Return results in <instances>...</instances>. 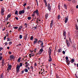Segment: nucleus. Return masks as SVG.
Masks as SVG:
<instances>
[{
	"mask_svg": "<svg viewBox=\"0 0 78 78\" xmlns=\"http://www.w3.org/2000/svg\"><path fill=\"white\" fill-rule=\"evenodd\" d=\"M48 53H49V58L50 59H49V61L50 62L52 61V58L51 57V56H50V55H51V49L50 48H49V50H48Z\"/></svg>",
	"mask_w": 78,
	"mask_h": 78,
	"instance_id": "f257e3e1",
	"label": "nucleus"
},
{
	"mask_svg": "<svg viewBox=\"0 0 78 78\" xmlns=\"http://www.w3.org/2000/svg\"><path fill=\"white\" fill-rule=\"evenodd\" d=\"M20 66L19 65V64L17 65L16 69L17 73L19 72V70H20Z\"/></svg>",
	"mask_w": 78,
	"mask_h": 78,
	"instance_id": "f03ea898",
	"label": "nucleus"
},
{
	"mask_svg": "<svg viewBox=\"0 0 78 78\" xmlns=\"http://www.w3.org/2000/svg\"><path fill=\"white\" fill-rule=\"evenodd\" d=\"M5 12V10H4V8L2 7L1 11V14L2 16H3L4 15V12Z\"/></svg>",
	"mask_w": 78,
	"mask_h": 78,
	"instance_id": "7ed1b4c3",
	"label": "nucleus"
},
{
	"mask_svg": "<svg viewBox=\"0 0 78 78\" xmlns=\"http://www.w3.org/2000/svg\"><path fill=\"white\" fill-rule=\"evenodd\" d=\"M48 8L50 11H51V6L50 3H48Z\"/></svg>",
	"mask_w": 78,
	"mask_h": 78,
	"instance_id": "20e7f679",
	"label": "nucleus"
},
{
	"mask_svg": "<svg viewBox=\"0 0 78 78\" xmlns=\"http://www.w3.org/2000/svg\"><path fill=\"white\" fill-rule=\"evenodd\" d=\"M39 42H41V48H42V47H44V46L43 45H44V44H43V42L41 40H39L38 41V43H39Z\"/></svg>",
	"mask_w": 78,
	"mask_h": 78,
	"instance_id": "39448f33",
	"label": "nucleus"
},
{
	"mask_svg": "<svg viewBox=\"0 0 78 78\" xmlns=\"http://www.w3.org/2000/svg\"><path fill=\"white\" fill-rule=\"evenodd\" d=\"M68 17L69 16H68L67 17H66L65 18V23H67V21H68V19H69Z\"/></svg>",
	"mask_w": 78,
	"mask_h": 78,
	"instance_id": "423d86ee",
	"label": "nucleus"
},
{
	"mask_svg": "<svg viewBox=\"0 0 78 78\" xmlns=\"http://www.w3.org/2000/svg\"><path fill=\"white\" fill-rule=\"evenodd\" d=\"M11 65H10L8 67L7 70H11Z\"/></svg>",
	"mask_w": 78,
	"mask_h": 78,
	"instance_id": "0eeeda50",
	"label": "nucleus"
},
{
	"mask_svg": "<svg viewBox=\"0 0 78 78\" xmlns=\"http://www.w3.org/2000/svg\"><path fill=\"white\" fill-rule=\"evenodd\" d=\"M34 13H36L37 16H39V13L38 12V10H36L35 11H34Z\"/></svg>",
	"mask_w": 78,
	"mask_h": 78,
	"instance_id": "6e6552de",
	"label": "nucleus"
},
{
	"mask_svg": "<svg viewBox=\"0 0 78 78\" xmlns=\"http://www.w3.org/2000/svg\"><path fill=\"white\" fill-rule=\"evenodd\" d=\"M30 58H31V56H34V54L33 53H31L29 54Z\"/></svg>",
	"mask_w": 78,
	"mask_h": 78,
	"instance_id": "1a4fd4ad",
	"label": "nucleus"
},
{
	"mask_svg": "<svg viewBox=\"0 0 78 78\" xmlns=\"http://www.w3.org/2000/svg\"><path fill=\"white\" fill-rule=\"evenodd\" d=\"M25 36L24 37V39H25V41H26V39H27V35L28 34H25Z\"/></svg>",
	"mask_w": 78,
	"mask_h": 78,
	"instance_id": "9d476101",
	"label": "nucleus"
},
{
	"mask_svg": "<svg viewBox=\"0 0 78 78\" xmlns=\"http://www.w3.org/2000/svg\"><path fill=\"white\" fill-rule=\"evenodd\" d=\"M11 14H9L7 16L6 18L7 20H8V18L11 17Z\"/></svg>",
	"mask_w": 78,
	"mask_h": 78,
	"instance_id": "9b49d317",
	"label": "nucleus"
},
{
	"mask_svg": "<svg viewBox=\"0 0 78 78\" xmlns=\"http://www.w3.org/2000/svg\"><path fill=\"white\" fill-rule=\"evenodd\" d=\"M37 39L36 38L34 40V44H36V42H37Z\"/></svg>",
	"mask_w": 78,
	"mask_h": 78,
	"instance_id": "f8f14e48",
	"label": "nucleus"
},
{
	"mask_svg": "<svg viewBox=\"0 0 78 78\" xmlns=\"http://www.w3.org/2000/svg\"><path fill=\"white\" fill-rule=\"evenodd\" d=\"M10 59H14V56L12 55H11L10 57Z\"/></svg>",
	"mask_w": 78,
	"mask_h": 78,
	"instance_id": "ddd939ff",
	"label": "nucleus"
},
{
	"mask_svg": "<svg viewBox=\"0 0 78 78\" xmlns=\"http://www.w3.org/2000/svg\"><path fill=\"white\" fill-rule=\"evenodd\" d=\"M66 62L67 63L68 66H69L70 64V61H69V60H66Z\"/></svg>",
	"mask_w": 78,
	"mask_h": 78,
	"instance_id": "4468645a",
	"label": "nucleus"
},
{
	"mask_svg": "<svg viewBox=\"0 0 78 78\" xmlns=\"http://www.w3.org/2000/svg\"><path fill=\"white\" fill-rule=\"evenodd\" d=\"M61 51H62V50H61V49H58L57 51V52H58V53H60V52H61Z\"/></svg>",
	"mask_w": 78,
	"mask_h": 78,
	"instance_id": "2eb2a0df",
	"label": "nucleus"
},
{
	"mask_svg": "<svg viewBox=\"0 0 78 78\" xmlns=\"http://www.w3.org/2000/svg\"><path fill=\"white\" fill-rule=\"evenodd\" d=\"M48 13H47L45 14V19H47V17H48Z\"/></svg>",
	"mask_w": 78,
	"mask_h": 78,
	"instance_id": "dca6fc26",
	"label": "nucleus"
},
{
	"mask_svg": "<svg viewBox=\"0 0 78 78\" xmlns=\"http://www.w3.org/2000/svg\"><path fill=\"white\" fill-rule=\"evenodd\" d=\"M32 18H33V20H32V21H33V20H35L34 19H36V18L35 17L34 18V17H35V16H32Z\"/></svg>",
	"mask_w": 78,
	"mask_h": 78,
	"instance_id": "f3484780",
	"label": "nucleus"
},
{
	"mask_svg": "<svg viewBox=\"0 0 78 78\" xmlns=\"http://www.w3.org/2000/svg\"><path fill=\"white\" fill-rule=\"evenodd\" d=\"M22 28H23V27L22 26H20L18 29V30H20Z\"/></svg>",
	"mask_w": 78,
	"mask_h": 78,
	"instance_id": "a211bd4d",
	"label": "nucleus"
},
{
	"mask_svg": "<svg viewBox=\"0 0 78 78\" xmlns=\"http://www.w3.org/2000/svg\"><path fill=\"white\" fill-rule=\"evenodd\" d=\"M69 42H71V43H72V39L70 37L69 38Z\"/></svg>",
	"mask_w": 78,
	"mask_h": 78,
	"instance_id": "6ab92c4d",
	"label": "nucleus"
},
{
	"mask_svg": "<svg viewBox=\"0 0 78 78\" xmlns=\"http://www.w3.org/2000/svg\"><path fill=\"white\" fill-rule=\"evenodd\" d=\"M24 71L25 72H28V69H27V68L25 69H24Z\"/></svg>",
	"mask_w": 78,
	"mask_h": 78,
	"instance_id": "aec40b11",
	"label": "nucleus"
},
{
	"mask_svg": "<svg viewBox=\"0 0 78 78\" xmlns=\"http://www.w3.org/2000/svg\"><path fill=\"white\" fill-rule=\"evenodd\" d=\"M71 62V63H73L74 62V59H72Z\"/></svg>",
	"mask_w": 78,
	"mask_h": 78,
	"instance_id": "412c9836",
	"label": "nucleus"
},
{
	"mask_svg": "<svg viewBox=\"0 0 78 78\" xmlns=\"http://www.w3.org/2000/svg\"><path fill=\"white\" fill-rule=\"evenodd\" d=\"M63 35L64 36H66V33L65 31L63 32Z\"/></svg>",
	"mask_w": 78,
	"mask_h": 78,
	"instance_id": "4be33fe9",
	"label": "nucleus"
},
{
	"mask_svg": "<svg viewBox=\"0 0 78 78\" xmlns=\"http://www.w3.org/2000/svg\"><path fill=\"white\" fill-rule=\"evenodd\" d=\"M66 43L67 44H70V42H69V41L67 40L66 41Z\"/></svg>",
	"mask_w": 78,
	"mask_h": 78,
	"instance_id": "5701e85b",
	"label": "nucleus"
},
{
	"mask_svg": "<svg viewBox=\"0 0 78 78\" xmlns=\"http://www.w3.org/2000/svg\"><path fill=\"white\" fill-rule=\"evenodd\" d=\"M64 7L65 8V9H67V5H66L65 4L64 5Z\"/></svg>",
	"mask_w": 78,
	"mask_h": 78,
	"instance_id": "b1692460",
	"label": "nucleus"
},
{
	"mask_svg": "<svg viewBox=\"0 0 78 78\" xmlns=\"http://www.w3.org/2000/svg\"><path fill=\"white\" fill-rule=\"evenodd\" d=\"M76 30H78V26L76 25Z\"/></svg>",
	"mask_w": 78,
	"mask_h": 78,
	"instance_id": "393cba45",
	"label": "nucleus"
},
{
	"mask_svg": "<svg viewBox=\"0 0 78 78\" xmlns=\"http://www.w3.org/2000/svg\"><path fill=\"white\" fill-rule=\"evenodd\" d=\"M31 19V17L29 16L27 17V19H28V20H30Z\"/></svg>",
	"mask_w": 78,
	"mask_h": 78,
	"instance_id": "a878e982",
	"label": "nucleus"
},
{
	"mask_svg": "<svg viewBox=\"0 0 78 78\" xmlns=\"http://www.w3.org/2000/svg\"><path fill=\"white\" fill-rule=\"evenodd\" d=\"M22 35H20V39H22Z\"/></svg>",
	"mask_w": 78,
	"mask_h": 78,
	"instance_id": "bb28decb",
	"label": "nucleus"
},
{
	"mask_svg": "<svg viewBox=\"0 0 78 78\" xmlns=\"http://www.w3.org/2000/svg\"><path fill=\"white\" fill-rule=\"evenodd\" d=\"M34 38H33V36H32L30 37V40H33V39Z\"/></svg>",
	"mask_w": 78,
	"mask_h": 78,
	"instance_id": "cd10ccee",
	"label": "nucleus"
},
{
	"mask_svg": "<svg viewBox=\"0 0 78 78\" xmlns=\"http://www.w3.org/2000/svg\"><path fill=\"white\" fill-rule=\"evenodd\" d=\"M43 49L42 48H41L40 49V51L42 53V51H43Z\"/></svg>",
	"mask_w": 78,
	"mask_h": 78,
	"instance_id": "c85d7f7f",
	"label": "nucleus"
},
{
	"mask_svg": "<svg viewBox=\"0 0 78 78\" xmlns=\"http://www.w3.org/2000/svg\"><path fill=\"white\" fill-rule=\"evenodd\" d=\"M13 28L14 29H17V28H18V27H14Z\"/></svg>",
	"mask_w": 78,
	"mask_h": 78,
	"instance_id": "c756f323",
	"label": "nucleus"
},
{
	"mask_svg": "<svg viewBox=\"0 0 78 78\" xmlns=\"http://www.w3.org/2000/svg\"><path fill=\"white\" fill-rule=\"evenodd\" d=\"M21 11V12L22 14H23V13H24V12H25V11L24 10H22Z\"/></svg>",
	"mask_w": 78,
	"mask_h": 78,
	"instance_id": "7c9ffc66",
	"label": "nucleus"
},
{
	"mask_svg": "<svg viewBox=\"0 0 78 78\" xmlns=\"http://www.w3.org/2000/svg\"><path fill=\"white\" fill-rule=\"evenodd\" d=\"M67 45L68 47H70V43L67 44Z\"/></svg>",
	"mask_w": 78,
	"mask_h": 78,
	"instance_id": "2f4dec72",
	"label": "nucleus"
},
{
	"mask_svg": "<svg viewBox=\"0 0 78 78\" xmlns=\"http://www.w3.org/2000/svg\"><path fill=\"white\" fill-rule=\"evenodd\" d=\"M65 59H66V60H68V59H69V58L68 57L66 56V57Z\"/></svg>",
	"mask_w": 78,
	"mask_h": 78,
	"instance_id": "473e14b6",
	"label": "nucleus"
},
{
	"mask_svg": "<svg viewBox=\"0 0 78 78\" xmlns=\"http://www.w3.org/2000/svg\"><path fill=\"white\" fill-rule=\"evenodd\" d=\"M32 16H35V13H34V12H33V14L32 15Z\"/></svg>",
	"mask_w": 78,
	"mask_h": 78,
	"instance_id": "72a5a7b5",
	"label": "nucleus"
},
{
	"mask_svg": "<svg viewBox=\"0 0 78 78\" xmlns=\"http://www.w3.org/2000/svg\"><path fill=\"white\" fill-rule=\"evenodd\" d=\"M20 67H22V63H20Z\"/></svg>",
	"mask_w": 78,
	"mask_h": 78,
	"instance_id": "f704fd0d",
	"label": "nucleus"
},
{
	"mask_svg": "<svg viewBox=\"0 0 78 78\" xmlns=\"http://www.w3.org/2000/svg\"><path fill=\"white\" fill-rule=\"evenodd\" d=\"M3 48L2 47H0V51H1L2 50H3Z\"/></svg>",
	"mask_w": 78,
	"mask_h": 78,
	"instance_id": "c9c22d12",
	"label": "nucleus"
},
{
	"mask_svg": "<svg viewBox=\"0 0 78 78\" xmlns=\"http://www.w3.org/2000/svg\"><path fill=\"white\" fill-rule=\"evenodd\" d=\"M27 9H30V6H28L27 8Z\"/></svg>",
	"mask_w": 78,
	"mask_h": 78,
	"instance_id": "e433bc0d",
	"label": "nucleus"
},
{
	"mask_svg": "<svg viewBox=\"0 0 78 78\" xmlns=\"http://www.w3.org/2000/svg\"><path fill=\"white\" fill-rule=\"evenodd\" d=\"M58 19H60V15H58V17H57Z\"/></svg>",
	"mask_w": 78,
	"mask_h": 78,
	"instance_id": "4c0bfd02",
	"label": "nucleus"
},
{
	"mask_svg": "<svg viewBox=\"0 0 78 78\" xmlns=\"http://www.w3.org/2000/svg\"><path fill=\"white\" fill-rule=\"evenodd\" d=\"M41 53H42V52L39 51L38 52V55H40Z\"/></svg>",
	"mask_w": 78,
	"mask_h": 78,
	"instance_id": "58836bf2",
	"label": "nucleus"
},
{
	"mask_svg": "<svg viewBox=\"0 0 78 78\" xmlns=\"http://www.w3.org/2000/svg\"><path fill=\"white\" fill-rule=\"evenodd\" d=\"M34 66H37V64L35 62L34 63Z\"/></svg>",
	"mask_w": 78,
	"mask_h": 78,
	"instance_id": "ea45409f",
	"label": "nucleus"
},
{
	"mask_svg": "<svg viewBox=\"0 0 78 78\" xmlns=\"http://www.w3.org/2000/svg\"><path fill=\"white\" fill-rule=\"evenodd\" d=\"M20 61V58H19L18 60V62H20V61Z\"/></svg>",
	"mask_w": 78,
	"mask_h": 78,
	"instance_id": "a19ab883",
	"label": "nucleus"
},
{
	"mask_svg": "<svg viewBox=\"0 0 78 78\" xmlns=\"http://www.w3.org/2000/svg\"><path fill=\"white\" fill-rule=\"evenodd\" d=\"M22 12L21 11H20L19 12V14H22Z\"/></svg>",
	"mask_w": 78,
	"mask_h": 78,
	"instance_id": "79ce46f5",
	"label": "nucleus"
},
{
	"mask_svg": "<svg viewBox=\"0 0 78 78\" xmlns=\"http://www.w3.org/2000/svg\"><path fill=\"white\" fill-rule=\"evenodd\" d=\"M9 40H10V39L9 38H7V41H9Z\"/></svg>",
	"mask_w": 78,
	"mask_h": 78,
	"instance_id": "37998d69",
	"label": "nucleus"
},
{
	"mask_svg": "<svg viewBox=\"0 0 78 78\" xmlns=\"http://www.w3.org/2000/svg\"><path fill=\"white\" fill-rule=\"evenodd\" d=\"M51 24L53 25V20H52L51 23Z\"/></svg>",
	"mask_w": 78,
	"mask_h": 78,
	"instance_id": "c03bdc74",
	"label": "nucleus"
},
{
	"mask_svg": "<svg viewBox=\"0 0 78 78\" xmlns=\"http://www.w3.org/2000/svg\"><path fill=\"white\" fill-rule=\"evenodd\" d=\"M17 12H18V11H17L16 10L15 12V14H17Z\"/></svg>",
	"mask_w": 78,
	"mask_h": 78,
	"instance_id": "a18cd8bd",
	"label": "nucleus"
},
{
	"mask_svg": "<svg viewBox=\"0 0 78 78\" xmlns=\"http://www.w3.org/2000/svg\"><path fill=\"white\" fill-rule=\"evenodd\" d=\"M44 0V3H47V1H46V0Z\"/></svg>",
	"mask_w": 78,
	"mask_h": 78,
	"instance_id": "49530a36",
	"label": "nucleus"
},
{
	"mask_svg": "<svg viewBox=\"0 0 78 78\" xmlns=\"http://www.w3.org/2000/svg\"><path fill=\"white\" fill-rule=\"evenodd\" d=\"M65 53H66V52H65L64 51H62V53L64 55V54H65Z\"/></svg>",
	"mask_w": 78,
	"mask_h": 78,
	"instance_id": "de8ad7c7",
	"label": "nucleus"
},
{
	"mask_svg": "<svg viewBox=\"0 0 78 78\" xmlns=\"http://www.w3.org/2000/svg\"><path fill=\"white\" fill-rule=\"evenodd\" d=\"M26 5H27V3H25L23 4V6H26Z\"/></svg>",
	"mask_w": 78,
	"mask_h": 78,
	"instance_id": "09e8293b",
	"label": "nucleus"
},
{
	"mask_svg": "<svg viewBox=\"0 0 78 78\" xmlns=\"http://www.w3.org/2000/svg\"><path fill=\"white\" fill-rule=\"evenodd\" d=\"M12 44V42H9V44L10 45H11Z\"/></svg>",
	"mask_w": 78,
	"mask_h": 78,
	"instance_id": "8fccbe9b",
	"label": "nucleus"
},
{
	"mask_svg": "<svg viewBox=\"0 0 78 78\" xmlns=\"http://www.w3.org/2000/svg\"><path fill=\"white\" fill-rule=\"evenodd\" d=\"M0 78H3V76L2 75L1 76Z\"/></svg>",
	"mask_w": 78,
	"mask_h": 78,
	"instance_id": "3c124183",
	"label": "nucleus"
},
{
	"mask_svg": "<svg viewBox=\"0 0 78 78\" xmlns=\"http://www.w3.org/2000/svg\"><path fill=\"white\" fill-rule=\"evenodd\" d=\"M58 8L59 9H60V5H58Z\"/></svg>",
	"mask_w": 78,
	"mask_h": 78,
	"instance_id": "603ef678",
	"label": "nucleus"
},
{
	"mask_svg": "<svg viewBox=\"0 0 78 78\" xmlns=\"http://www.w3.org/2000/svg\"><path fill=\"white\" fill-rule=\"evenodd\" d=\"M53 24H51L50 27H51V28L53 26Z\"/></svg>",
	"mask_w": 78,
	"mask_h": 78,
	"instance_id": "864d4df0",
	"label": "nucleus"
},
{
	"mask_svg": "<svg viewBox=\"0 0 78 78\" xmlns=\"http://www.w3.org/2000/svg\"><path fill=\"white\" fill-rule=\"evenodd\" d=\"M2 64H5V62H4V61L2 60Z\"/></svg>",
	"mask_w": 78,
	"mask_h": 78,
	"instance_id": "5fc2aeb1",
	"label": "nucleus"
},
{
	"mask_svg": "<svg viewBox=\"0 0 78 78\" xmlns=\"http://www.w3.org/2000/svg\"><path fill=\"white\" fill-rule=\"evenodd\" d=\"M2 57L1 56L0 57V60L1 61L2 60Z\"/></svg>",
	"mask_w": 78,
	"mask_h": 78,
	"instance_id": "6e6d98bb",
	"label": "nucleus"
},
{
	"mask_svg": "<svg viewBox=\"0 0 78 78\" xmlns=\"http://www.w3.org/2000/svg\"><path fill=\"white\" fill-rule=\"evenodd\" d=\"M4 65H5V64H4V63H2V66H4Z\"/></svg>",
	"mask_w": 78,
	"mask_h": 78,
	"instance_id": "4d7b16f0",
	"label": "nucleus"
},
{
	"mask_svg": "<svg viewBox=\"0 0 78 78\" xmlns=\"http://www.w3.org/2000/svg\"><path fill=\"white\" fill-rule=\"evenodd\" d=\"M9 54H10V55L11 54V52L9 51Z\"/></svg>",
	"mask_w": 78,
	"mask_h": 78,
	"instance_id": "13d9d810",
	"label": "nucleus"
},
{
	"mask_svg": "<svg viewBox=\"0 0 78 78\" xmlns=\"http://www.w3.org/2000/svg\"><path fill=\"white\" fill-rule=\"evenodd\" d=\"M15 19H16V20H18V17H15Z\"/></svg>",
	"mask_w": 78,
	"mask_h": 78,
	"instance_id": "bf43d9fd",
	"label": "nucleus"
},
{
	"mask_svg": "<svg viewBox=\"0 0 78 78\" xmlns=\"http://www.w3.org/2000/svg\"><path fill=\"white\" fill-rule=\"evenodd\" d=\"M28 65L27 64L26 66H25V67H28Z\"/></svg>",
	"mask_w": 78,
	"mask_h": 78,
	"instance_id": "052dcab7",
	"label": "nucleus"
},
{
	"mask_svg": "<svg viewBox=\"0 0 78 78\" xmlns=\"http://www.w3.org/2000/svg\"><path fill=\"white\" fill-rule=\"evenodd\" d=\"M5 45H7V44H8V43H7V42H6L5 43Z\"/></svg>",
	"mask_w": 78,
	"mask_h": 78,
	"instance_id": "680f3d73",
	"label": "nucleus"
},
{
	"mask_svg": "<svg viewBox=\"0 0 78 78\" xmlns=\"http://www.w3.org/2000/svg\"><path fill=\"white\" fill-rule=\"evenodd\" d=\"M6 38V36H5L4 37V40H5V38Z\"/></svg>",
	"mask_w": 78,
	"mask_h": 78,
	"instance_id": "e2e57ef3",
	"label": "nucleus"
},
{
	"mask_svg": "<svg viewBox=\"0 0 78 78\" xmlns=\"http://www.w3.org/2000/svg\"><path fill=\"white\" fill-rule=\"evenodd\" d=\"M24 25L25 26H27V23H25L24 24Z\"/></svg>",
	"mask_w": 78,
	"mask_h": 78,
	"instance_id": "0e129e2a",
	"label": "nucleus"
},
{
	"mask_svg": "<svg viewBox=\"0 0 78 78\" xmlns=\"http://www.w3.org/2000/svg\"><path fill=\"white\" fill-rule=\"evenodd\" d=\"M37 49V48H36L34 49V51L35 52L36 51V50Z\"/></svg>",
	"mask_w": 78,
	"mask_h": 78,
	"instance_id": "69168bd1",
	"label": "nucleus"
},
{
	"mask_svg": "<svg viewBox=\"0 0 78 78\" xmlns=\"http://www.w3.org/2000/svg\"><path fill=\"white\" fill-rule=\"evenodd\" d=\"M76 8H77V9L78 8V5H77L76 6Z\"/></svg>",
	"mask_w": 78,
	"mask_h": 78,
	"instance_id": "338daca9",
	"label": "nucleus"
},
{
	"mask_svg": "<svg viewBox=\"0 0 78 78\" xmlns=\"http://www.w3.org/2000/svg\"><path fill=\"white\" fill-rule=\"evenodd\" d=\"M76 78H78V76L76 75Z\"/></svg>",
	"mask_w": 78,
	"mask_h": 78,
	"instance_id": "774afa93",
	"label": "nucleus"
}]
</instances>
